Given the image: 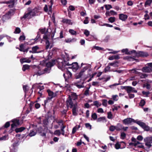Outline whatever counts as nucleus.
I'll return each mask as SVG.
<instances>
[{
    "instance_id": "25",
    "label": "nucleus",
    "mask_w": 152,
    "mask_h": 152,
    "mask_svg": "<svg viewBox=\"0 0 152 152\" xmlns=\"http://www.w3.org/2000/svg\"><path fill=\"white\" fill-rule=\"evenodd\" d=\"M124 60H127L129 61H133L135 60L134 58H132L130 56H127L123 58Z\"/></svg>"
},
{
    "instance_id": "54",
    "label": "nucleus",
    "mask_w": 152,
    "mask_h": 152,
    "mask_svg": "<svg viewBox=\"0 0 152 152\" xmlns=\"http://www.w3.org/2000/svg\"><path fill=\"white\" fill-rule=\"evenodd\" d=\"M16 1V0H11L10 1V7L11 6L12 7H13Z\"/></svg>"
},
{
    "instance_id": "52",
    "label": "nucleus",
    "mask_w": 152,
    "mask_h": 152,
    "mask_svg": "<svg viewBox=\"0 0 152 152\" xmlns=\"http://www.w3.org/2000/svg\"><path fill=\"white\" fill-rule=\"evenodd\" d=\"M86 127L91 129V126L89 123H86L85 124Z\"/></svg>"
},
{
    "instance_id": "16",
    "label": "nucleus",
    "mask_w": 152,
    "mask_h": 152,
    "mask_svg": "<svg viewBox=\"0 0 152 152\" xmlns=\"http://www.w3.org/2000/svg\"><path fill=\"white\" fill-rule=\"evenodd\" d=\"M39 49V48L37 46L33 47L32 48V51H30V53H35L37 52V50Z\"/></svg>"
},
{
    "instance_id": "17",
    "label": "nucleus",
    "mask_w": 152,
    "mask_h": 152,
    "mask_svg": "<svg viewBox=\"0 0 152 152\" xmlns=\"http://www.w3.org/2000/svg\"><path fill=\"white\" fill-rule=\"evenodd\" d=\"M134 52V51H132L130 52L128 51L127 49H123L121 50V52L123 53H125L126 54H131L133 52Z\"/></svg>"
},
{
    "instance_id": "35",
    "label": "nucleus",
    "mask_w": 152,
    "mask_h": 152,
    "mask_svg": "<svg viewBox=\"0 0 152 152\" xmlns=\"http://www.w3.org/2000/svg\"><path fill=\"white\" fill-rule=\"evenodd\" d=\"M29 66L27 65H24L22 68V70L25 71L26 70L28 69L29 68Z\"/></svg>"
},
{
    "instance_id": "30",
    "label": "nucleus",
    "mask_w": 152,
    "mask_h": 152,
    "mask_svg": "<svg viewBox=\"0 0 152 152\" xmlns=\"http://www.w3.org/2000/svg\"><path fill=\"white\" fill-rule=\"evenodd\" d=\"M152 2V0H147L145 3V6H150Z\"/></svg>"
},
{
    "instance_id": "42",
    "label": "nucleus",
    "mask_w": 152,
    "mask_h": 152,
    "mask_svg": "<svg viewBox=\"0 0 152 152\" xmlns=\"http://www.w3.org/2000/svg\"><path fill=\"white\" fill-rule=\"evenodd\" d=\"M36 134V133L33 131H31L29 134V135L30 137H32L35 135Z\"/></svg>"
},
{
    "instance_id": "34",
    "label": "nucleus",
    "mask_w": 152,
    "mask_h": 152,
    "mask_svg": "<svg viewBox=\"0 0 152 152\" xmlns=\"http://www.w3.org/2000/svg\"><path fill=\"white\" fill-rule=\"evenodd\" d=\"M115 129L116 130V127L115 126L111 125L109 128V130L111 132H113Z\"/></svg>"
},
{
    "instance_id": "3",
    "label": "nucleus",
    "mask_w": 152,
    "mask_h": 152,
    "mask_svg": "<svg viewBox=\"0 0 152 152\" xmlns=\"http://www.w3.org/2000/svg\"><path fill=\"white\" fill-rule=\"evenodd\" d=\"M11 122L12 123L11 125V129H13L20 124V120L17 118H15L11 120Z\"/></svg>"
},
{
    "instance_id": "48",
    "label": "nucleus",
    "mask_w": 152,
    "mask_h": 152,
    "mask_svg": "<svg viewBox=\"0 0 152 152\" xmlns=\"http://www.w3.org/2000/svg\"><path fill=\"white\" fill-rule=\"evenodd\" d=\"M26 37L24 35H22L20 36L19 38V40L20 41H22L23 40H24L25 39Z\"/></svg>"
},
{
    "instance_id": "32",
    "label": "nucleus",
    "mask_w": 152,
    "mask_h": 152,
    "mask_svg": "<svg viewBox=\"0 0 152 152\" xmlns=\"http://www.w3.org/2000/svg\"><path fill=\"white\" fill-rule=\"evenodd\" d=\"M23 88L25 93H26L29 90V86H23Z\"/></svg>"
},
{
    "instance_id": "36",
    "label": "nucleus",
    "mask_w": 152,
    "mask_h": 152,
    "mask_svg": "<svg viewBox=\"0 0 152 152\" xmlns=\"http://www.w3.org/2000/svg\"><path fill=\"white\" fill-rule=\"evenodd\" d=\"M76 40V39L75 38H73L72 39H65V41L66 42L70 43L72 42L73 41H75Z\"/></svg>"
},
{
    "instance_id": "27",
    "label": "nucleus",
    "mask_w": 152,
    "mask_h": 152,
    "mask_svg": "<svg viewBox=\"0 0 152 152\" xmlns=\"http://www.w3.org/2000/svg\"><path fill=\"white\" fill-rule=\"evenodd\" d=\"M37 131L38 133L40 134V133H42V132H44V130L42 127L40 126L37 128Z\"/></svg>"
},
{
    "instance_id": "50",
    "label": "nucleus",
    "mask_w": 152,
    "mask_h": 152,
    "mask_svg": "<svg viewBox=\"0 0 152 152\" xmlns=\"http://www.w3.org/2000/svg\"><path fill=\"white\" fill-rule=\"evenodd\" d=\"M56 121L57 123L59 125H60L61 124L63 126V120H60L59 121L56 120Z\"/></svg>"
},
{
    "instance_id": "58",
    "label": "nucleus",
    "mask_w": 152,
    "mask_h": 152,
    "mask_svg": "<svg viewBox=\"0 0 152 152\" xmlns=\"http://www.w3.org/2000/svg\"><path fill=\"white\" fill-rule=\"evenodd\" d=\"M142 93L144 95H145V96H148V95L150 94V92H146L144 91H143L142 92Z\"/></svg>"
},
{
    "instance_id": "2",
    "label": "nucleus",
    "mask_w": 152,
    "mask_h": 152,
    "mask_svg": "<svg viewBox=\"0 0 152 152\" xmlns=\"http://www.w3.org/2000/svg\"><path fill=\"white\" fill-rule=\"evenodd\" d=\"M47 92L48 94L49 97H48L47 98V99L45 101L44 103L45 105L49 101H50L52 98L55 97L56 96V94L54 93L52 91H50L49 89H48L47 91Z\"/></svg>"
},
{
    "instance_id": "1",
    "label": "nucleus",
    "mask_w": 152,
    "mask_h": 152,
    "mask_svg": "<svg viewBox=\"0 0 152 152\" xmlns=\"http://www.w3.org/2000/svg\"><path fill=\"white\" fill-rule=\"evenodd\" d=\"M66 105L68 109L69 107L70 108H72V113L73 115L76 116L77 115V113L76 110L77 108L76 105L73 103L72 98L70 95H69L67 99Z\"/></svg>"
},
{
    "instance_id": "22",
    "label": "nucleus",
    "mask_w": 152,
    "mask_h": 152,
    "mask_svg": "<svg viewBox=\"0 0 152 152\" xmlns=\"http://www.w3.org/2000/svg\"><path fill=\"white\" fill-rule=\"evenodd\" d=\"M70 96L72 98V99L73 100H75L77 98V96L76 93H73Z\"/></svg>"
},
{
    "instance_id": "24",
    "label": "nucleus",
    "mask_w": 152,
    "mask_h": 152,
    "mask_svg": "<svg viewBox=\"0 0 152 152\" xmlns=\"http://www.w3.org/2000/svg\"><path fill=\"white\" fill-rule=\"evenodd\" d=\"M102 121H105L106 122V118L105 117H102L98 118L97 120V121L98 122H100Z\"/></svg>"
},
{
    "instance_id": "15",
    "label": "nucleus",
    "mask_w": 152,
    "mask_h": 152,
    "mask_svg": "<svg viewBox=\"0 0 152 152\" xmlns=\"http://www.w3.org/2000/svg\"><path fill=\"white\" fill-rule=\"evenodd\" d=\"M120 58L119 55H116L109 57L108 59L110 60H113V59H118Z\"/></svg>"
},
{
    "instance_id": "19",
    "label": "nucleus",
    "mask_w": 152,
    "mask_h": 152,
    "mask_svg": "<svg viewBox=\"0 0 152 152\" xmlns=\"http://www.w3.org/2000/svg\"><path fill=\"white\" fill-rule=\"evenodd\" d=\"M72 67L73 69L76 70L78 69L79 66L77 62L73 63L72 64Z\"/></svg>"
},
{
    "instance_id": "38",
    "label": "nucleus",
    "mask_w": 152,
    "mask_h": 152,
    "mask_svg": "<svg viewBox=\"0 0 152 152\" xmlns=\"http://www.w3.org/2000/svg\"><path fill=\"white\" fill-rule=\"evenodd\" d=\"M97 116L96 113H94L92 114L91 118L94 120H96L97 118Z\"/></svg>"
},
{
    "instance_id": "6",
    "label": "nucleus",
    "mask_w": 152,
    "mask_h": 152,
    "mask_svg": "<svg viewBox=\"0 0 152 152\" xmlns=\"http://www.w3.org/2000/svg\"><path fill=\"white\" fill-rule=\"evenodd\" d=\"M137 121H138L135 120L131 118H128L123 120V124H129L132 122H133L137 124Z\"/></svg>"
},
{
    "instance_id": "33",
    "label": "nucleus",
    "mask_w": 152,
    "mask_h": 152,
    "mask_svg": "<svg viewBox=\"0 0 152 152\" xmlns=\"http://www.w3.org/2000/svg\"><path fill=\"white\" fill-rule=\"evenodd\" d=\"M118 62L117 61H115L113 63H110L109 64V65L110 66H114L115 67H117L118 66V65L116 64V63H118Z\"/></svg>"
},
{
    "instance_id": "13",
    "label": "nucleus",
    "mask_w": 152,
    "mask_h": 152,
    "mask_svg": "<svg viewBox=\"0 0 152 152\" xmlns=\"http://www.w3.org/2000/svg\"><path fill=\"white\" fill-rule=\"evenodd\" d=\"M28 11L31 17L35 16L37 12V10L36 8L32 10H29Z\"/></svg>"
},
{
    "instance_id": "5",
    "label": "nucleus",
    "mask_w": 152,
    "mask_h": 152,
    "mask_svg": "<svg viewBox=\"0 0 152 152\" xmlns=\"http://www.w3.org/2000/svg\"><path fill=\"white\" fill-rule=\"evenodd\" d=\"M87 67H84L83 68L80 72L79 73H77L75 77L77 78H79L85 75V72L87 69Z\"/></svg>"
},
{
    "instance_id": "47",
    "label": "nucleus",
    "mask_w": 152,
    "mask_h": 152,
    "mask_svg": "<svg viewBox=\"0 0 152 152\" xmlns=\"http://www.w3.org/2000/svg\"><path fill=\"white\" fill-rule=\"evenodd\" d=\"M43 124L45 125H47L48 123V119L46 118L43 121Z\"/></svg>"
},
{
    "instance_id": "63",
    "label": "nucleus",
    "mask_w": 152,
    "mask_h": 152,
    "mask_svg": "<svg viewBox=\"0 0 152 152\" xmlns=\"http://www.w3.org/2000/svg\"><path fill=\"white\" fill-rule=\"evenodd\" d=\"M97 112L98 113H103L104 111L103 109L102 108H99L97 110Z\"/></svg>"
},
{
    "instance_id": "7",
    "label": "nucleus",
    "mask_w": 152,
    "mask_h": 152,
    "mask_svg": "<svg viewBox=\"0 0 152 152\" xmlns=\"http://www.w3.org/2000/svg\"><path fill=\"white\" fill-rule=\"evenodd\" d=\"M127 92L128 94H129L131 92L137 93V91L134 89V88L130 86H128L126 89Z\"/></svg>"
},
{
    "instance_id": "28",
    "label": "nucleus",
    "mask_w": 152,
    "mask_h": 152,
    "mask_svg": "<svg viewBox=\"0 0 152 152\" xmlns=\"http://www.w3.org/2000/svg\"><path fill=\"white\" fill-rule=\"evenodd\" d=\"M123 126L120 124H118V126L116 127V130L119 131L122 129Z\"/></svg>"
},
{
    "instance_id": "62",
    "label": "nucleus",
    "mask_w": 152,
    "mask_h": 152,
    "mask_svg": "<svg viewBox=\"0 0 152 152\" xmlns=\"http://www.w3.org/2000/svg\"><path fill=\"white\" fill-rule=\"evenodd\" d=\"M93 48L98 50H103V48L98 46H94Z\"/></svg>"
},
{
    "instance_id": "14",
    "label": "nucleus",
    "mask_w": 152,
    "mask_h": 152,
    "mask_svg": "<svg viewBox=\"0 0 152 152\" xmlns=\"http://www.w3.org/2000/svg\"><path fill=\"white\" fill-rule=\"evenodd\" d=\"M28 48H27L26 49H25L24 45L23 44H21L20 45L19 50L21 51L27 52L28 51Z\"/></svg>"
},
{
    "instance_id": "53",
    "label": "nucleus",
    "mask_w": 152,
    "mask_h": 152,
    "mask_svg": "<svg viewBox=\"0 0 152 152\" xmlns=\"http://www.w3.org/2000/svg\"><path fill=\"white\" fill-rule=\"evenodd\" d=\"M46 49H48L49 48V47H50V45L49 42V41L48 40H46Z\"/></svg>"
},
{
    "instance_id": "9",
    "label": "nucleus",
    "mask_w": 152,
    "mask_h": 152,
    "mask_svg": "<svg viewBox=\"0 0 152 152\" xmlns=\"http://www.w3.org/2000/svg\"><path fill=\"white\" fill-rule=\"evenodd\" d=\"M137 56L138 57H147L148 56L147 53L142 51H140L137 54Z\"/></svg>"
},
{
    "instance_id": "61",
    "label": "nucleus",
    "mask_w": 152,
    "mask_h": 152,
    "mask_svg": "<svg viewBox=\"0 0 152 152\" xmlns=\"http://www.w3.org/2000/svg\"><path fill=\"white\" fill-rule=\"evenodd\" d=\"M107 100L106 99H103L102 100V104L103 105L106 106L107 105Z\"/></svg>"
},
{
    "instance_id": "37",
    "label": "nucleus",
    "mask_w": 152,
    "mask_h": 152,
    "mask_svg": "<svg viewBox=\"0 0 152 152\" xmlns=\"http://www.w3.org/2000/svg\"><path fill=\"white\" fill-rule=\"evenodd\" d=\"M94 105L96 106L97 108L100 107L101 105V104H99L98 102L97 101H94Z\"/></svg>"
},
{
    "instance_id": "8",
    "label": "nucleus",
    "mask_w": 152,
    "mask_h": 152,
    "mask_svg": "<svg viewBox=\"0 0 152 152\" xmlns=\"http://www.w3.org/2000/svg\"><path fill=\"white\" fill-rule=\"evenodd\" d=\"M142 70L144 72L150 73L152 72V69H151L150 67L148 66L143 67L142 68Z\"/></svg>"
},
{
    "instance_id": "11",
    "label": "nucleus",
    "mask_w": 152,
    "mask_h": 152,
    "mask_svg": "<svg viewBox=\"0 0 152 152\" xmlns=\"http://www.w3.org/2000/svg\"><path fill=\"white\" fill-rule=\"evenodd\" d=\"M26 129L25 127H21L19 128H15L13 129H11L12 131H15L16 133H17L19 132H21Z\"/></svg>"
},
{
    "instance_id": "57",
    "label": "nucleus",
    "mask_w": 152,
    "mask_h": 152,
    "mask_svg": "<svg viewBox=\"0 0 152 152\" xmlns=\"http://www.w3.org/2000/svg\"><path fill=\"white\" fill-rule=\"evenodd\" d=\"M30 111H31V107H29V109L28 108L26 110L25 114L26 115H27L30 113Z\"/></svg>"
},
{
    "instance_id": "4",
    "label": "nucleus",
    "mask_w": 152,
    "mask_h": 152,
    "mask_svg": "<svg viewBox=\"0 0 152 152\" xmlns=\"http://www.w3.org/2000/svg\"><path fill=\"white\" fill-rule=\"evenodd\" d=\"M137 124L141 127L144 131H149L150 127L143 122H141L140 121H138Z\"/></svg>"
},
{
    "instance_id": "59",
    "label": "nucleus",
    "mask_w": 152,
    "mask_h": 152,
    "mask_svg": "<svg viewBox=\"0 0 152 152\" xmlns=\"http://www.w3.org/2000/svg\"><path fill=\"white\" fill-rule=\"evenodd\" d=\"M110 15H115L117 14V12L113 10H111L110 12Z\"/></svg>"
},
{
    "instance_id": "56",
    "label": "nucleus",
    "mask_w": 152,
    "mask_h": 152,
    "mask_svg": "<svg viewBox=\"0 0 152 152\" xmlns=\"http://www.w3.org/2000/svg\"><path fill=\"white\" fill-rule=\"evenodd\" d=\"M21 30L19 28L17 27L16 28L15 33L16 34H19L20 33Z\"/></svg>"
},
{
    "instance_id": "20",
    "label": "nucleus",
    "mask_w": 152,
    "mask_h": 152,
    "mask_svg": "<svg viewBox=\"0 0 152 152\" xmlns=\"http://www.w3.org/2000/svg\"><path fill=\"white\" fill-rule=\"evenodd\" d=\"M62 22L63 23H66L69 25H72V23L71 22L70 20L66 19H64L62 20Z\"/></svg>"
},
{
    "instance_id": "45",
    "label": "nucleus",
    "mask_w": 152,
    "mask_h": 152,
    "mask_svg": "<svg viewBox=\"0 0 152 152\" xmlns=\"http://www.w3.org/2000/svg\"><path fill=\"white\" fill-rule=\"evenodd\" d=\"M65 126H63L61 127V131L62 132V134L63 135H64L65 132L64 129L65 128Z\"/></svg>"
},
{
    "instance_id": "55",
    "label": "nucleus",
    "mask_w": 152,
    "mask_h": 152,
    "mask_svg": "<svg viewBox=\"0 0 152 152\" xmlns=\"http://www.w3.org/2000/svg\"><path fill=\"white\" fill-rule=\"evenodd\" d=\"M10 126V121L7 122L4 124L3 127L4 128H7Z\"/></svg>"
},
{
    "instance_id": "40",
    "label": "nucleus",
    "mask_w": 152,
    "mask_h": 152,
    "mask_svg": "<svg viewBox=\"0 0 152 152\" xmlns=\"http://www.w3.org/2000/svg\"><path fill=\"white\" fill-rule=\"evenodd\" d=\"M54 134L55 135L60 136L61 134L60 131L59 130H56L54 132Z\"/></svg>"
},
{
    "instance_id": "49",
    "label": "nucleus",
    "mask_w": 152,
    "mask_h": 152,
    "mask_svg": "<svg viewBox=\"0 0 152 152\" xmlns=\"http://www.w3.org/2000/svg\"><path fill=\"white\" fill-rule=\"evenodd\" d=\"M104 7H105L106 9L107 10H109L110 8H112V6L110 5H105L104 6Z\"/></svg>"
},
{
    "instance_id": "23",
    "label": "nucleus",
    "mask_w": 152,
    "mask_h": 152,
    "mask_svg": "<svg viewBox=\"0 0 152 152\" xmlns=\"http://www.w3.org/2000/svg\"><path fill=\"white\" fill-rule=\"evenodd\" d=\"M31 17L30 14L29 13V12L28 10V12L27 13H25L23 17V18H30Z\"/></svg>"
},
{
    "instance_id": "46",
    "label": "nucleus",
    "mask_w": 152,
    "mask_h": 152,
    "mask_svg": "<svg viewBox=\"0 0 152 152\" xmlns=\"http://www.w3.org/2000/svg\"><path fill=\"white\" fill-rule=\"evenodd\" d=\"M69 32L70 34H71L72 35H76L77 34V32L73 29H69Z\"/></svg>"
},
{
    "instance_id": "43",
    "label": "nucleus",
    "mask_w": 152,
    "mask_h": 152,
    "mask_svg": "<svg viewBox=\"0 0 152 152\" xmlns=\"http://www.w3.org/2000/svg\"><path fill=\"white\" fill-rule=\"evenodd\" d=\"M58 67L61 69H62L64 67L65 65L63 64L62 62L59 63L58 65Z\"/></svg>"
},
{
    "instance_id": "64",
    "label": "nucleus",
    "mask_w": 152,
    "mask_h": 152,
    "mask_svg": "<svg viewBox=\"0 0 152 152\" xmlns=\"http://www.w3.org/2000/svg\"><path fill=\"white\" fill-rule=\"evenodd\" d=\"M89 32L87 30H85L84 32V34L86 36H88L89 35Z\"/></svg>"
},
{
    "instance_id": "41",
    "label": "nucleus",
    "mask_w": 152,
    "mask_h": 152,
    "mask_svg": "<svg viewBox=\"0 0 152 152\" xmlns=\"http://www.w3.org/2000/svg\"><path fill=\"white\" fill-rule=\"evenodd\" d=\"M126 136V134L124 132H122L121 135V138L122 139H124L125 138Z\"/></svg>"
},
{
    "instance_id": "44",
    "label": "nucleus",
    "mask_w": 152,
    "mask_h": 152,
    "mask_svg": "<svg viewBox=\"0 0 152 152\" xmlns=\"http://www.w3.org/2000/svg\"><path fill=\"white\" fill-rule=\"evenodd\" d=\"M113 115L111 112H109L107 113V117L108 119H112V118Z\"/></svg>"
},
{
    "instance_id": "26",
    "label": "nucleus",
    "mask_w": 152,
    "mask_h": 152,
    "mask_svg": "<svg viewBox=\"0 0 152 152\" xmlns=\"http://www.w3.org/2000/svg\"><path fill=\"white\" fill-rule=\"evenodd\" d=\"M139 75L141 78H145L147 77V75L146 74H142V73H139Z\"/></svg>"
},
{
    "instance_id": "39",
    "label": "nucleus",
    "mask_w": 152,
    "mask_h": 152,
    "mask_svg": "<svg viewBox=\"0 0 152 152\" xmlns=\"http://www.w3.org/2000/svg\"><path fill=\"white\" fill-rule=\"evenodd\" d=\"M115 18L114 17H110L108 19V20L111 23H113L115 20Z\"/></svg>"
},
{
    "instance_id": "12",
    "label": "nucleus",
    "mask_w": 152,
    "mask_h": 152,
    "mask_svg": "<svg viewBox=\"0 0 152 152\" xmlns=\"http://www.w3.org/2000/svg\"><path fill=\"white\" fill-rule=\"evenodd\" d=\"M56 62L55 60H52L51 61L49 62L46 64V66L48 68H50L54 65Z\"/></svg>"
},
{
    "instance_id": "31",
    "label": "nucleus",
    "mask_w": 152,
    "mask_h": 152,
    "mask_svg": "<svg viewBox=\"0 0 152 152\" xmlns=\"http://www.w3.org/2000/svg\"><path fill=\"white\" fill-rule=\"evenodd\" d=\"M145 104V101L144 99H142L139 104V105L141 107H143Z\"/></svg>"
},
{
    "instance_id": "21",
    "label": "nucleus",
    "mask_w": 152,
    "mask_h": 152,
    "mask_svg": "<svg viewBox=\"0 0 152 152\" xmlns=\"http://www.w3.org/2000/svg\"><path fill=\"white\" fill-rule=\"evenodd\" d=\"M20 61L21 63H23L24 62L30 63L31 61L29 60V59L27 58H25L21 59H20Z\"/></svg>"
},
{
    "instance_id": "10",
    "label": "nucleus",
    "mask_w": 152,
    "mask_h": 152,
    "mask_svg": "<svg viewBox=\"0 0 152 152\" xmlns=\"http://www.w3.org/2000/svg\"><path fill=\"white\" fill-rule=\"evenodd\" d=\"M119 19L123 21H125L127 18L128 16L127 15L123 14H120L119 15Z\"/></svg>"
},
{
    "instance_id": "60",
    "label": "nucleus",
    "mask_w": 152,
    "mask_h": 152,
    "mask_svg": "<svg viewBox=\"0 0 152 152\" xmlns=\"http://www.w3.org/2000/svg\"><path fill=\"white\" fill-rule=\"evenodd\" d=\"M19 145V144L18 143V142H15L13 143L12 144V146L14 148V149H15V148L17 146H18Z\"/></svg>"
},
{
    "instance_id": "51",
    "label": "nucleus",
    "mask_w": 152,
    "mask_h": 152,
    "mask_svg": "<svg viewBox=\"0 0 152 152\" xmlns=\"http://www.w3.org/2000/svg\"><path fill=\"white\" fill-rule=\"evenodd\" d=\"M121 145L119 144L118 142H117L116 143L115 145V148L117 149H118L120 148Z\"/></svg>"
},
{
    "instance_id": "29",
    "label": "nucleus",
    "mask_w": 152,
    "mask_h": 152,
    "mask_svg": "<svg viewBox=\"0 0 152 152\" xmlns=\"http://www.w3.org/2000/svg\"><path fill=\"white\" fill-rule=\"evenodd\" d=\"M64 76H68V78L71 77L72 76V73L69 71H67L65 74L64 75Z\"/></svg>"
},
{
    "instance_id": "18",
    "label": "nucleus",
    "mask_w": 152,
    "mask_h": 152,
    "mask_svg": "<svg viewBox=\"0 0 152 152\" xmlns=\"http://www.w3.org/2000/svg\"><path fill=\"white\" fill-rule=\"evenodd\" d=\"M50 70V69L48 67L45 68L43 70V71L41 72H38V73L39 75H41L43 74H44L45 73H46L48 72V71Z\"/></svg>"
}]
</instances>
